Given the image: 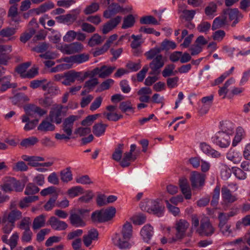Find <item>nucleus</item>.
I'll return each instance as SVG.
<instances>
[{"label":"nucleus","instance_id":"f257e3e1","mask_svg":"<svg viewBox=\"0 0 250 250\" xmlns=\"http://www.w3.org/2000/svg\"><path fill=\"white\" fill-rule=\"evenodd\" d=\"M116 208L110 207L93 212L91 214V219L94 222L103 223L111 220L115 215Z\"/></svg>","mask_w":250,"mask_h":250},{"label":"nucleus","instance_id":"f03ea898","mask_svg":"<svg viewBox=\"0 0 250 250\" xmlns=\"http://www.w3.org/2000/svg\"><path fill=\"white\" fill-rule=\"evenodd\" d=\"M88 76V72H77L73 70L64 73L65 79L62 82L64 85H70L75 81L83 82Z\"/></svg>","mask_w":250,"mask_h":250},{"label":"nucleus","instance_id":"7ed1b4c3","mask_svg":"<svg viewBox=\"0 0 250 250\" xmlns=\"http://www.w3.org/2000/svg\"><path fill=\"white\" fill-rule=\"evenodd\" d=\"M140 206L142 210L148 212H152L159 217L163 214L164 208L159 206L157 200H147L145 202H142Z\"/></svg>","mask_w":250,"mask_h":250},{"label":"nucleus","instance_id":"20e7f679","mask_svg":"<svg viewBox=\"0 0 250 250\" xmlns=\"http://www.w3.org/2000/svg\"><path fill=\"white\" fill-rule=\"evenodd\" d=\"M215 228L208 218L201 219L196 233L201 236L210 237L215 232Z\"/></svg>","mask_w":250,"mask_h":250},{"label":"nucleus","instance_id":"39448f33","mask_svg":"<svg viewBox=\"0 0 250 250\" xmlns=\"http://www.w3.org/2000/svg\"><path fill=\"white\" fill-rule=\"evenodd\" d=\"M57 48L62 53L70 55L82 51L84 46L81 42H75L69 44H59Z\"/></svg>","mask_w":250,"mask_h":250},{"label":"nucleus","instance_id":"423d86ee","mask_svg":"<svg viewBox=\"0 0 250 250\" xmlns=\"http://www.w3.org/2000/svg\"><path fill=\"white\" fill-rule=\"evenodd\" d=\"M63 107L61 104H55L51 108L48 115V119L52 123L60 124L63 117L65 115L62 111Z\"/></svg>","mask_w":250,"mask_h":250},{"label":"nucleus","instance_id":"0eeeda50","mask_svg":"<svg viewBox=\"0 0 250 250\" xmlns=\"http://www.w3.org/2000/svg\"><path fill=\"white\" fill-rule=\"evenodd\" d=\"M24 187V185L22 184L20 181L16 180L14 178L8 177L1 186V189L5 192L13 190L20 192L23 190Z\"/></svg>","mask_w":250,"mask_h":250},{"label":"nucleus","instance_id":"6e6552de","mask_svg":"<svg viewBox=\"0 0 250 250\" xmlns=\"http://www.w3.org/2000/svg\"><path fill=\"white\" fill-rule=\"evenodd\" d=\"M230 136L224 132H218L212 137V142L221 148H226L230 144Z\"/></svg>","mask_w":250,"mask_h":250},{"label":"nucleus","instance_id":"1a4fd4ad","mask_svg":"<svg viewBox=\"0 0 250 250\" xmlns=\"http://www.w3.org/2000/svg\"><path fill=\"white\" fill-rule=\"evenodd\" d=\"M111 239L113 245L120 249H126L131 247L129 240L125 239V237L121 233H116L113 234Z\"/></svg>","mask_w":250,"mask_h":250},{"label":"nucleus","instance_id":"9d476101","mask_svg":"<svg viewBox=\"0 0 250 250\" xmlns=\"http://www.w3.org/2000/svg\"><path fill=\"white\" fill-rule=\"evenodd\" d=\"M189 226V223L184 219H180L175 223V228L176 230V237L178 239H182L185 235V233Z\"/></svg>","mask_w":250,"mask_h":250},{"label":"nucleus","instance_id":"9b49d317","mask_svg":"<svg viewBox=\"0 0 250 250\" xmlns=\"http://www.w3.org/2000/svg\"><path fill=\"white\" fill-rule=\"evenodd\" d=\"M79 119L77 115H70L65 118L62 125V129L65 133L72 134L74 123Z\"/></svg>","mask_w":250,"mask_h":250},{"label":"nucleus","instance_id":"f8f14e48","mask_svg":"<svg viewBox=\"0 0 250 250\" xmlns=\"http://www.w3.org/2000/svg\"><path fill=\"white\" fill-rule=\"evenodd\" d=\"M225 15L228 16L230 21H233L232 27L235 26L243 18L244 15L237 8L228 9L225 12Z\"/></svg>","mask_w":250,"mask_h":250},{"label":"nucleus","instance_id":"ddd939ff","mask_svg":"<svg viewBox=\"0 0 250 250\" xmlns=\"http://www.w3.org/2000/svg\"><path fill=\"white\" fill-rule=\"evenodd\" d=\"M165 64V59L162 55H160L154 58L149 63L151 71L150 74H156L160 73V69Z\"/></svg>","mask_w":250,"mask_h":250},{"label":"nucleus","instance_id":"4468645a","mask_svg":"<svg viewBox=\"0 0 250 250\" xmlns=\"http://www.w3.org/2000/svg\"><path fill=\"white\" fill-rule=\"evenodd\" d=\"M222 202L226 205L231 204L238 199L236 194H233L227 187L223 186L221 188Z\"/></svg>","mask_w":250,"mask_h":250},{"label":"nucleus","instance_id":"2eb2a0df","mask_svg":"<svg viewBox=\"0 0 250 250\" xmlns=\"http://www.w3.org/2000/svg\"><path fill=\"white\" fill-rule=\"evenodd\" d=\"M115 69V66L103 65L101 67L95 68L92 70V73L93 75H98L100 78H105L109 76Z\"/></svg>","mask_w":250,"mask_h":250},{"label":"nucleus","instance_id":"dca6fc26","mask_svg":"<svg viewBox=\"0 0 250 250\" xmlns=\"http://www.w3.org/2000/svg\"><path fill=\"white\" fill-rule=\"evenodd\" d=\"M122 17L121 16H116L104 23L102 29V33L104 34H106L114 29L121 22Z\"/></svg>","mask_w":250,"mask_h":250},{"label":"nucleus","instance_id":"f3484780","mask_svg":"<svg viewBox=\"0 0 250 250\" xmlns=\"http://www.w3.org/2000/svg\"><path fill=\"white\" fill-rule=\"evenodd\" d=\"M190 180L193 188L202 187L204 184L205 175L197 171L191 173Z\"/></svg>","mask_w":250,"mask_h":250},{"label":"nucleus","instance_id":"a211bd4d","mask_svg":"<svg viewBox=\"0 0 250 250\" xmlns=\"http://www.w3.org/2000/svg\"><path fill=\"white\" fill-rule=\"evenodd\" d=\"M21 218L22 212L18 209H14L11 210L8 214L5 212L3 215L2 220L3 222L7 220L8 222L15 224L16 221Z\"/></svg>","mask_w":250,"mask_h":250},{"label":"nucleus","instance_id":"6ab92c4d","mask_svg":"<svg viewBox=\"0 0 250 250\" xmlns=\"http://www.w3.org/2000/svg\"><path fill=\"white\" fill-rule=\"evenodd\" d=\"M98 232L96 229H92L89 230L86 234L83 236V242L84 245L86 247H89L93 241L98 240Z\"/></svg>","mask_w":250,"mask_h":250},{"label":"nucleus","instance_id":"aec40b11","mask_svg":"<svg viewBox=\"0 0 250 250\" xmlns=\"http://www.w3.org/2000/svg\"><path fill=\"white\" fill-rule=\"evenodd\" d=\"M179 186L186 199L191 197V190L187 179L183 177L179 179Z\"/></svg>","mask_w":250,"mask_h":250},{"label":"nucleus","instance_id":"412c9836","mask_svg":"<svg viewBox=\"0 0 250 250\" xmlns=\"http://www.w3.org/2000/svg\"><path fill=\"white\" fill-rule=\"evenodd\" d=\"M48 223L53 229L57 230H65L68 227L65 222L61 221L54 216L50 218Z\"/></svg>","mask_w":250,"mask_h":250},{"label":"nucleus","instance_id":"4be33fe9","mask_svg":"<svg viewBox=\"0 0 250 250\" xmlns=\"http://www.w3.org/2000/svg\"><path fill=\"white\" fill-rule=\"evenodd\" d=\"M200 148L204 153L212 158H218L221 156L220 152L211 148L209 145L206 143H200Z\"/></svg>","mask_w":250,"mask_h":250},{"label":"nucleus","instance_id":"5701e85b","mask_svg":"<svg viewBox=\"0 0 250 250\" xmlns=\"http://www.w3.org/2000/svg\"><path fill=\"white\" fill-rule=\"evenodd\" d=\"M12 51V46L10 45H0V63L6 64L10 59L8 53Z\"/></svg>","mask_w":250,"mask_h":250},{"label":"nucleus","instance_id":"b1692460","mask_svg":"<svg viewBox=\"0 0 250 250\" xmlns=\"http://www.w3.org/2000/svg\"><path fill=\"white\" fill-rule=\"evenodd\" d=\"M123 11V8L118 4L112 3L109 6L108 9L104 12L103 16L106 19H110L112 16Z\"/></svg>","mask_w":250,"mask_h":250},{"label":"nucleus","instance_id":"393cba45","mask_svg":"<svg viewBox=\"0 0 250 250\" xmlns=\"http://www.w3.org/2000/svg\"><path fill=\"white\" fill-rule=\"evenodd\" d=\"M31 114L29 112L21 116L22 122L26 123L24 127V130L25 131H29L33 129L36 127L39 122L38 119H34L33 120L30 121L29 116Z\"/></svg>","mask_w":250,"mask_h":250},{"label":"nucleus","instance_id":"a878e982","mask_svg":"<svg viewBox=\"0 0 250 250\" xmlns=\"http://www.w3.org/2000/svg\"><path fill=\"white\" fill-rule=\"evenodd\" d=\"M227 23V17L225 14L217 17L213 21L211 26L212 30H215L224 27Z\"/></svg>","mask_w":250,"mask_h":250},{"label":"nucleus","instance_id":"bb28decb","mask_svg":"<svg viewBox=\"0 0 250 250\" xmlns=\"http://www.w3.org/2000/svg\"><path fill=\"white\" fill-rule=\"evenodd\" d=\"M140 234L144 240L148 242L153 234V228L149 224H146L141 230Z\"/></svg>","mask_w":250,"mask_h":250},{"label":"nucleus","instance_id":"cd10ccee","mask_svg":"<svg viewBox=\"0 0 250 250\" xmlns=\"http://www.w3.org/2000/svg\"><path fill=\"white\" fill-rule=\"evenodd\" d=\"M42 90L47 91L48 94L53 96L61 94V91L59 87L54 85L51 81L48 82L44 85H42Z\"/></svg>","mask_w":250,"mask_h":250},{"label":"nucleus","instance_id":"c85d7f7f","mask_svg":"<svg viewBox=\"0 0 250 250\" xmlns=\"http://www.w3.org/2000/svg\"><path fill=\"white\" fill-rule=\"evenodd\" d=\"M213 99V95H210L209 96L204 97L202 98L201 102L204 104V105L200 109V112L201 114H204L207 113L211 106Z\"/></svg>","mask_w":250,"mask_h":250},{"label":"nucleus","instance_id":"c756f323","mask_svg":"<svg viewBox=\"0 0 250 250\" xmlns=\"http://www.w3.org/2000/svg\"><path fill=\"white\" fill-rule=\"evenodd\" d=\"M227 158L234 163L237 164L241 161L242 156L241 153L236 149L230 148L227 154Z\"/></svg>","mask_w":250,"mask_h":250},{"label":"nucleus","instance_id":"7c9ffc66","mask_svg":"<svg viewBox=\"0 0 250 250\" xmlns=\"http://www.w3.org/2000/svg\"><path fill=\"white\" fill-rule=\"evenodd\" d=\"M16 32V29L13 27H7L2 29L0 31V36L8 38V41H13L16 39L13 35Z\"/></svg>","mask_w":250,"mask_h":250},{"label":"nucleus","instance_id":"2f4dec72","mask_svg":"<svg viewBox=\"0 0 250 250\" xmlns=\"http://www.w3.org/2000/svg\"><path fill=\"white\" fill-rule=\"evenodd\" d=\"M185 5H179L178 7V12L182 13V17L186 21H190L192 20L195 14V10H188L185 9Z\"/></svg>","mask_w":250,"mask_h":250},{"label":"nucleus","instance_id":"473e14b6","mask_svg":"<svg viewBox=\"0 0 250 250\" xmlns=\"http://www.w3.org/2000/svg\"><path fill=\"white\" fill-rule=\"evenodd\" d=\"M45 218L46 216L44 214H41L35 217L33 222V229L37 230L43 227L45 224Z\"/></svg>","mask_w":250,"mask_h":250},{"label":"nucleus","instance_id":"72a5a7b5","mask_svg":"<svg viewBox=\"0 0 250 250\" xmlns=\"http://www.w3.org/2000/svg\"><path fill=\"white\" fill-rule=\"evenodd\" d=\"M55 125L47 120H43L38 127V129L41 131H52L55 130Z\"/></svg>","mask_w":250,"mask_h":250},{"label":"nucleus","instance_id":"f704fd0d","mask_svg":"<svg viewBox=\"0 0 250 250\" xmlns=\"http://www.w3.org/2000/svg\"><path fill=\"white\" fill-rule=\"evenodd\" d=\"M121 233L129 241L132 235V226L130 223L126 222L123 226Z\"/></svg>","mask_w":250,"mask_h":250},{"label":"nucleus","instance_id":"c9c22d12","mask_svg":"<svg viewBox=\"0 0 250 250\" xmlns=\"http://www.w3.org/2000/svg\"><path fill=\"white\" fill-rule=\"evenodd\" d=\"M235 82V80L233 78H231L227 80L225 83L224 85L223 86L220 87V89L218 90L219 95L220 96H222L223 99H225L228 92V88L230 85L234 83Z\"/></svg>","mask_w":250,"mask_h":250},{"label":"nucleus","instance_id":"e433bc0d","mask_svg":"<svg viewBox=\"0 0 250 250\" xmlns=\"http://www.w3.org/2000/svg\"><path fill=\"white\" fill-rule=\"evenodd\" d=\"M107 126L102 123L96 124L93 126V133L97 137L101 136L104 134Z\"/></svg>","mask_w":250,"mask_h":250},{"label":"nucleus","instance_id":"4c0bfd02","mask_svg":"<svg viewBox=\"0 0 250 250\" xmlns=\"http://www.w3.org/2000/svg\"><path fill=\"white\" fill-rule=\"evenodd\" d=\"M136 159V157L133 154L126 152L124 154L120 165L123 167H127L130 165V162L134 161Z\"/></svg>","mask_w":250,"mask_h":250},{"label":"nucleus","instance_id":"58836bf2","mask_svg":"<svg viewBox=\"0 0 250 250\" xmlns=\"http://www.w3.org/2000/svg\"><path fill=\"white\" fill-rule=\"evenodd\" d=\"M18 15V4L10 6L8 12V16L10 18L11 20L15 22H19L20 18Z\"/></svg>","mask_w":250,"mask_h":250},{"label":"nucleus","instance_id":"ea45409f","mask_svg":"<svg viewBox=\"0 0 250 250\" xmlns=\"http://www.w3.org/2000/svg\"><path fill=\"white\" fill-rule=\"evenodd\" d=\"M80 13L79 9H76L72 11L71 13L65 15V23L71 24L78 18V15Z\"/></svg>","mask_w":250,"mask_h":250},{"label":"nucleus","instance_id":"a19ab883","mask_svg":"<svg viewBox=\"0 0 250 250\" xmlns=\"http://www.w3.org/2000/svg\"><path fill=\"white\" fill-rule=\"evenodd\" d=\"M245 133L244 129L241 127H238L236 130V134L232 141V146H236L239 143L242 139L244 137Z\"/></svg>","mask_w":250,"mask_h":250},{"label":"nucleus","instance_id":"79ce46f5","mask_svg":"<svg viewBox=\"0 0 250 250\" xmlns=\"http://www.w3.org/2000/svg\"><path fill=\"white\" fill-rule=\"evenodd\" d=\"M70 220L71 224L76 227H84L85 225V222L81 217L77 214H72L70 216Z\"/></svg>","mask_w":250,"mask_h":250},{"label":"nucleus","instance_id":"37998d69","mask_svg":"<svg viewBox=\"0 0 250 250\" xmlns=\"http://www.w3.org/2000/svg\"><path fill=\"white\" fill-rule=\"evenodd\" d=\"M39 199L37 196L25 197L19 202V207L21 208H24L28 207L29 204Z\"/></svg>","mask_w":250,"mask_h":250},{"label":"nucleus","instance_id":"c03bdc74","mask_svg":"<svg viewBox=\"0 0 250 250\" xmlns=\"http://www.w3.org/2000/svg\"><path fill=\"white\" fill-rule=\"evenodd\" d=\"M61 180L67 183L72 180V174L70 167H67L62 170L60 173Z\"/></svg>","mask_w":250,"mask_h":250},{"label":"nucleus","instance_id":"a18cd8bd","mask_svg":"<svg viewBox=\"0 0 250 250\" xmlns=\"http://www.w3.org/2000/svg\"><path fill=\"white\" fill-rule=\"evenodd\" d=\"M217 5L213 2H210L205 9V13L207 16L214 17L215 13L217 11Z\"/></svg>","mask_w":250,"mask_h":250},{"label":"nucleus","instance_id":"49530a36","mask_svg":"<svg viewBox=\"0 0 250 250\" xmlns=\"http://www.w3.org/2000/svg\"><path fill=\"white\" fill-rule=\"evenodd\" d=\"M55 6L54 4L51 1H47L41 5L36 9L38 14L45 12L50 9H53Z\"/></svg>","mask_w":250,"mask_h":250},{"label":"nucleus","instance_id":"de8ad7c7","mask_svg":"<svg viewBox=\"0 0 250 250\" xmlns=\"http://www.w3.org/2000/svg\"><path fill=\"white\" fill-rule=\"evenodd\" d=\"M234 128V124L229 121H225L222 124V130L221 132L228 134L229 136L231 135L233 132Z\"/></svg>","mask_w":250,"mask_h":250},{"label":"nucleus","instance_id":"09e8293b","mask_svg":"<svg viewBox=\"0 0 250 250\" xmlns=\"http://www.w3.org/2000/svg\"><path fill=\"white\" fill-rule=\"evenodd\" d=\"M83 193V189L81 186H75L67 190V194L70 198H74Z\"/></svg>","mask_w":250,"mask_h":250},{"label":"nucleus","instance_id":"8fccbe9b","mask_svg":"<svg viewBox=\"0 0 250 250\" xmlns=\"http://www.w3.org/2000/svg\"><path fill=\"white\" fill-rule=\"evenodd\" d=\"M38 141L39 140L37 137L32 136L22 140L20 144L22 146L28 147L34 146L37 143Z\"/></svg>","mask_w":250,"mask_h":250},{"label":"nucleus","instance_id":"3c124183","mask_svg":"<svg viewBox=\"0 0 250 250\" xmlns=\"http://www.w3.org/2000/svg\"><path fill=\"white\" fill-rule=\"evenodd\" d=\"M124 144H120L118 145L117 148H116L112 154V159L117 161L119 162L121 160L123 152Z\"/></svg>","mask_w":250,"mask_h":250},{"label":"nucleus","instance_id":"603ef678","mask_svg":"<svg viewBox=\"0 0 250 250\" xmlns=\"http://www.w3.org/2000/svg\"><path fill=\"white\" fill-rule=\"evenodd\" d=\"M161 47H154L146 53L147 59L152 60L157 56L161 55L160 53L162 51Z\"/></svg>","mask_w":250,"mask_h":250},{"label":"nucleus","instance_id":"864d4df0","mask_svg":"<svg viewBox=\"0 0 250 250\" xmlns=\"http://www.w3.org/2000/svg\"><path fill=\"white\" fill-rule=\"evenodd\" d=\"M35 33V30L33 28H30L21 35L20 37L21 42L23 43H25L31 38Z\"/></svg>","mask_w":250,"mask_h":250},{"label":"nucleus","instance_id":"5fc2aeb1","mask_svg":"<svg viewBox=\"0 0 250 250\" xmlns=\"http://www.w3.org/2000/svg\"><path fill=\"white\" fill-rule=\"evenodd\" d=\"M140 22L144 24H159L158 21L152 16H146L142 17L140 19Z\"/></svg>","mask_w":250,"mask_h":250},{"label":"nucleus","instance_id":"6e6d98bb","mask_svg":"<svg viewBox=\"0 0 250 250\" xmlns=\"http://www.w3.org/2000/svg\"><path fill=\"white\" fill-rule=\"evenodd\" d=\"M103 42L102 37L98 34H94L89 39L88 44L90 46H94L99 44Z\"/></svg>","mask_w":250,"mask_h":250},{"label":"nucleus","instance_id":"4d7b16f0","mask_svg":"<svg viewBox=\"0 0 250 250\" xmlns=\"http://www.w3.org/2000/svg\"><path fill=\"white\" fill-rule=\"evenodd\" d=\"M40 191V188L33 183L28 184L25 188L24 194L27 195L34 194Z\"/></svg>","mask_w":250,"mask_h":250},{"label":"nucleus","instance_id":"13d9d810","mask_svg":"<svg viewBox=\"0 0 250 250\" xmlns=\"http://www.w3.org/2000/svg\"><path fill=\"white\" fill-rule=\"evenodd\" d=\"M135 22V19L132 15H129L124 20L122 28L126 29L132 27Z\"/></svg>","mask_w":250,"mask_h":250},{"label":"nucleus","instance_id":"bf43d9fd","mask_svg":"<svg viewBox=\"0 0 250 250\" xmlns=\"http://www.w3.org/2000/svg\"><path fill=\"white\" fill-rule=\"evenodd\" d=\"M220 187L216 186L214 189L212 199L211 201V205L213 207H216L218 204L220 197Z\"/></svg>","mask_w":250,"mask_h":250},{"label":"nucleus","instance_id":"052dcab7","mask_svg":"<svg viewBox=\"0 0 250 250\" xmlns=\"http://www.w3.org/2000/svg\"><path fill=\"white\" fill-rule=\"evenodd\" d=\"M175 67V65L173 64L167 65L162 71L163 76L165 78H166L175 75V73L173 71Z\"/></svg>","mask_w":250,"mask_h":250},{"label":"nucleus","instance_id":"680f3d73","mask_svg":"<svg viewBox=\"0 0 250 250\" xmlns=\"http://www.w3.org/2000/svg\"><path fill=\"white\" fill-rule=\"evenodd\" d=\"M119 108L123 112L131 111H133V110L132 104L129 101L121 102L119 105Z\"/></svg>","mask_w":250,"mask_h":250},{"label":"nucleus","instance_id":"e2e57ef3","mask_svg":"<svg viewBox=\"0 0 250 250\" xmlns=\"http://www.w3.org/2000/svg\"><path fill=\"white\" fill-rule=\"evenodd\" d=\"M76 38V32L74 30L68 31L63 37V41L66 42H71Z\"/></svg>","mask_w":250,"mask_h":250},{"label":"nucleus","instance_id":"0e129e2a","mask_svg":"<svg viewBox=\"0 0 250 250\" xmlns=\"http://www.w3.org/2000/svg\"><path fill=\"white\" fill-rule=\"evenodd\" d=\"M99 9V4L96 2H93L84 9V13L85 15L91 14L97 11Z\"/></svg>","mask_w":250,"mask_h":250},{"label":"nucleus","instance_id":"69168bd1","mask_svg":"<svg viewBox=\"0 0 250 250\" xmlns=\"http://www.w3.org/2000/svg\"><path fill=\"white\" fill-rule=\"evenodd\" d=\"M114 80L108 79L103 82L98 88L97 91L101 92L108 89L114 83Z\"/></svg>","mask_w":250,"mask_h":250},{"label":"nucleus","instance_id":"338daca9","mask_svg":"<svg viewBox=\"0 0 250 250\" xmlns=\"http://www.w3.org/2000/svg\"><path fill=\"white\" fill-rule=\"evenodd\" d=\"M104 116H105L106 119L109 121H117L120 119L122 118V116L121 115H119L115 112H104L103 113Z\"/></svg>","mask_w":250,"mask_h":250},{"label":"nucleus","instance_id":"774afa93","mask_svg":"<svg viewBox=\"0 0 250 250\" xmlns=\"http://www.w3.org/2000/svg\"><path fill=\"white\" fill-rule=\"evenodd\" d=\"M200 217L196 214H194L191 216V229L195 230L200 226Z\"/></svg>","mask_w":250,"mask_h":250}]
</instances>
